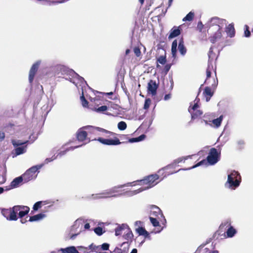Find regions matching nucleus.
Here are the masks:
<instances>
[{"label":"nucleus","instance_id":"obj_1","mask_svg":"<svg viewBox=\"0 0 253 253\" xmlns=\"http://www.w3.org/2000/svg\"><path fill=\"white\" fill-rule=\"evenodd\" d=\"M241 181V177L240 173L238 171L233 170L228 175L227 181L225 186L229 189H235L240 185Z\"/></svg>","mask_w":253,"mask_h":253},{"label":"nucleus","instance_id":"obj_2","mask_svg":"<svg viewBox=\"0 0 253 253\" xmlns=\"http://www.w3.org/2000/svg\"><path fill=\"white\" fill-rule=\"evenodd\" d=\"M60 69H63L64 70H66V68L63 66H59ZM67 71L69 75L72 77L74 79L72 80L70 78V81L73 83L77 87L82 86L83 87L85 84H86V81L84 80V78L79 76L72 69H67Z\"/></svg>","mask_w":253,"mask_h":253},{"label":"nucleus","instance_id":"obj_3","mask_svg":"<svg viewBox=\"0 0 253 253\" xmlns=\"http://www.w3.org/2000/svg\"><path fill=\"white\" fill-rule=\"evenodd\" d=\"M43 164L33 166L28 169L22 175L24 179V182L26 183L29 181L34 179L37 177V175L36 172L42 167Z\"/></svg>","mask_w":253,"mask_h":253},{"label":"nucleus","instance_id":"obj_4","mask_svg":"<svg viewBox=\"0 0 253 253\" xmlns=\"http://www.w3.org/2000/svg\"><path fill=\"white\" fill-rule=\"evenodd\" d=\"M159 178V175L157 174H151L145 177L144 179L140 180V182L144 184H147L148 186L143 188L145 190H148L156 185L158 182H155L156 180Z\"/></svg>","mask_w":253,"mask_h":253},{"label":"nucleus","instance_id":"obj_5","mask_svg":"<svg viewBox=\"0 0 253 253\" xmlns=\"http://www.w3.org/2000/svg\"><path fill=\"white\" fill-rule=\"evenodd\" d=\"M28 142V140L22 141L20 140H12L11 142L12 145L14 147H17L15 149L16 156L22 154L26 152L27 146L22 145L27 144Z\"/></svg>","mask_w":253,"mask_h":253},{"label":"nucleus","instance_id":"obj_6","mask_svg":"<svg viewBox=\"0 0 253 253\" xmlns=\"http://www.w3.org/2000/svg\"><path fill=\"white\" fill-rule=\"evenodd\" d=\"M220 152H218L215 148H212L210 149V152L207 160L208 163L211 165H214L219 160Z\"/></svg>","mask_w":253,"mask_h":253},{"label":"nucleus","instance_id":"obj_7","mask_svg":"<svg viewBox=\"0 0 253 253\" xmlns=\"http://www.w3.org/2000/svg\"><path fill=\"white\" fill-rule=\"evenodd\" d=\"M41 63V61L38 60L35 63H34L32 65V67H31V69H30V70L29 71V78H28L29 82L30 84H32V83L34 81L35 75L38 70V69L39 68V66H40Z\"/></svg>","mask_w":253,"mask_h":253},{"label":"nucleus","instance_id":"obj_8","mask_svg":"<svg viewBox=\"0 0 253 253\" xmlns=\"http://www.w3.org/2000/svg\"><path fill=\"white\" fill-rule=\"evenodd\" d=\"M14 210L15 214L17 215V214H18L19 218H21L28 213L30 208L25 206H14Z\"/></svg>","mask_w":253,"mask_h":253},{"label":"nucleus","instance_id":"obj_9","mask_svg":"<svg viewBox=\"0 0 253 253\" xmlns=\"http://www.w3.org/2000/svg\"><path fill=\"white\" fill-rule=\"evenodd\" d=\"M1 213L7 220L11 221L17 220V215L15 214L14 210V207L12 209H3L1 211Z\"/></svg>","mask_w":253,"mask_h":253},{"label":"nucleus","instance_id":"obj_10","mask_svg":"<svg viewBox=\"0 0 253 253\" xmlns=\"http://www.w3.org/2000/svg\"><path fill=\"white\" fill-rule=\"evenodd\" d=\"M229 226V228L227 229L226 232V236L227 238H232L237 233L236 229H235L233 226L231 225V222L230 220H227L225 222L222 223L220 227H221V226Z\"/></svg>","mask_w":253,"mask_h":253},{"label":"nucleus","instance_id":"obj_11","mask_svg":"<svg viewBox=\"0 0 253 253\" xmlns=\"http://www.w3.org/2000/svg\"><path fill=\"white\" fill-rule=\"evenodd\" d=\"M83 129L87 130L88 133H94L95 131H98L100 132H105L107 133L113 134V132L108 131L104 128L99 127H95L92 126H86L83 127Z\"/></svg>","mask_w":253,"mask_h":253},{"label":"nucleus","instance_id":"obj_12","mask_svg":"<svg viewBox=\"0 0 253 253\" xmlns=\"http://www.w3.org/2000/svg\"><path fill=\"white\" fill-rule=\"evenodd\" d=\"M158 87V84L156 83V81L151 80L148 84V92L151 93L152 95H155L157 93Z\"/></svg>","mask_w":253,"mask_h":253},{"label":"nucleus","instance_id":"obj_13","mask_svg":"<svg viewBox=\"0 0 253 253\" xmlns=\"http://www.w3.org/2000/svg\"><path fill=\"white\" fill-rule=\"evenodd\" d=\"M77 248L79 251L83 252L84 253H88L89 250L98 253L100 250V247L99 246H95L93 244L90 245L88 247H84L83 246H78Z\"/></svg>","mask_w":253,"mask_h":253},{"label":"nucleus","instance_id":"obj_14","mask_svg":"<svg viewBox=\"0 0 253 253\" xmlns=\"http://www.w3.org/2000/svg\"><path fill=\"white\" fill-rule=\"evenodd\" d=\"M150 209L151 210V214L152 215L156 217H158L159 215H160L161 217H163L162 211L157 206L151 205L150 206Z\"/></svg>","mask_w":253,"mask_h":253},{"label":"nucleus","instance_id":"obj_15","mask_svg":"<svg viewBox=\"0 0 253 253\" xmlns=\"http://www.w3.org/2000/svg\"><path fill=\"white\" fill-rule=\"evenodd\" d=\"M226 23V20L224 19H221L217 17H213L211 18L210 20V26L212 25H216L218 27V29L220 30V24H223Z\"/></svg>","mask_w":253,"mask_h":253},{"label":"nucleus","instance_id":"obj_16","mask_svg":"<svg viewBox=\"0 0 253 253\" xmlns=\"http://www.w3.org/2000/svg\"><path fill=\"white\" fill-rule=\"evenodd\" d=\"M192 156L193 155H189L186 157L179 158L174 160L171 164L168 165L167 167H164V168L162 169H165L170 167H173L175 166H176L177 164H179L182 161L184 162L186 160L188 159V158H191L192 157Z\"/></svg>","mask_w":253,"mask_h":253},{"label":"nucleus","instance_id":"obj_17","mask_svg":"<svg viewBox=\"0 0 253 253\" xmlns=\"http://www.w3.org/2000/svg\"><path fill=\"white\" fill-rule=\"evenodd\" d=\"M181 33V30L179 27H174L170 31L168 39H172L178 36Z\"/></svg>","mask_w":253,"mask_h":253},{"label":"nucleus","instance_id":"obj_18","mask_svg":"<svg viewBox=\"0 0 253 253\" xmlns=\"http://www.w3.org/2000/svg\"><path fill=\"white\" fill-rule=\"evenodd\" d=\"M83 127L80 128L77 132V138L79 141H83L87 137V132L84 131Z\"/></svg>","mask_w":253,"mask_h":253},{"label":"nucleus","instance_id":"obj_19","mask_svg":"<svg viewBox=\"0 0 253 253\" xmlns=\"http://www.w3.org/2000/svg\"><path fill=\"white\" fill-rule=\"evenodd\" d=\"M118 195H113L112 196H106L105 192L102 193H100L96 194H92L91 198L92 199H98L100 198H107L110 197H117Z\"/></svg>","mask_w":253,"mask_h":253},{"label":"nucleus","instance_id":"obj_20","mask_svg":"<svg viewBox=\"0 0 253 253\" xmlns=\"http://www.w3.org/2000/svg\"><path fill=\"white\" fill-rule=\"evenodd\" d=\"M144 190H145V189L141 187V188H140L135 190L126 191V192H124L123 194H121V195H126L128 197H131V196L136 195Z\"/></svg>","mask_w":253,"mask_h":253},{"label":"nucleus","instance_id":"obj_21","mask_svg":"<svg viewBox=\"0 0 253 253\" xmlns=\"http://www.w3.org/2000/svg\"><path fill=\"white\" fill-rule=\"evenodd\" d=\"M59 251L62 253H79L75 247L70 246L66 248H61Z\"/></svg>","mask_w":253,"mask_h":253},{"label":"nucleus","instance_id":"obj_22","mask_svg":"<svg viewBox=\"0 0 253 253\" xmlns=\"http://www.w3.org/2000/svg\"><path fill=\"white\" fill-rule=\"evenodd\" d=\"M178 49L180 53V54L182 55H184L186 53V48L184 46V41L183 39L182 38H181L179 40V43H178Z\"/></svg>","mask_w":253,"mask_h":253},{"label":"nucleus","instance_id":"obj_23","mask_svg":"<svg viewBox=\"0 0 253 253\" xmlns=\"http://www.w3.org/2000/svg\"><path fill=\"white\" fill-rule=\"evenodd\" d=\"M24 181L22 176H19L14 178L11 182L10 185L12 188H16L19 186L20 183Z\"/></svg>","mask_w":253,"mask_h":253},{"label":"nucleus","instance_id":"obj_24","mask_svg":"<svg viewBox=\"0 0 253 253\" xmlns=\"http://www.w3.org/2000/svg\"><path fill=\"white\" fill-rule=\"evenodd\" d=\"M45 217V215L44 213H40L36 215L30 216L29 221L30 222L37 221L42 219Z\"/></svg>","mask_w":253,"mask_h":253},{"label":"nucleus","instance_id":"obj_25","mask_svg":"<svg viewBox=\"0 0 253 253\" xmlns=\"http://www.w3.org/2000/svg\"><path fill=\"white\" fill-rule=\"evenodd\" d=\"M226 32L228 36L231 38L235 36V29L232 24H230L226 28Z\"/></svg>","mask_w":253,"mask_h":253},{"label":"nucleus","instance_id":"obj_26","mask_svg":"<svg viewBox=\"0 0 253 253\" xmlns=\"http://www.w3.org/2000/svg\"><path fill=\"white\" fill-rule=\"evenodd\" d=\"M125 231V232L123 236L124 238L127 241L131 240L132 238L133 235L131 231L127 225Z\"/></svg>","mask_w":253,"mask_h":253},{"label":"nucleus","instance_id":"obj_27","mask_svg":"<svg viewBox=\"0 0 253 253\" xmlns=\"http://www.w3.org/2000/svg\"><path fill=\"white\" fill-rule=\"evenodd\" d=\"M123 188L122 186H121V185H119L117 186H115L112 188H111L110 189H108L106 191H105V193L106 196H111V194L112 193L118 192V189L122 188Z\"/></svg>","mask_w":253,"mask_h":253},{"label":"nucleus","instance_id":"obj_28","mask_svg":"<svg viewBox=\"0 0 253 253\" xmlns=\"http://www.w3.org/2000/svg\"><path fill=\"white\" fill-rule=\"evenodd\" d=\"M222 36L221 32L219 31V30H217V31L215 34L211 38L210 41L212 43H215L218 39L221 38Z\"/></svg>","mask_w":253,"mask_h":253},{"label":"nucleus","instance_id":"obj_29","mask_svg":"<svg viewBox=\"0 0 253 253\" xmlns=\"http://www.w3.org/2000/svg\"><path fill=\"white\" fill-rule=\"evenodd\" d=\"M177 42L176 40L173 41L171 44V54L173 57H176L177 52Z\"/></svg>","mask_w":253,"mask_h":253},{"label":"nucleus","instance_id":"obj_30","mask_svg":"<svg viewBox=\"0 0 253 253\" xmlns=\"http://www.w3.org/2000/svg\"><path fill=\"white\" fill-rule=\"evenodd\" d=\"M204 94L206 96H209V98H208V97H206V101H209L210 100V97L213 95V92L211 91V87H209V86H207L205 87L204 91Z\"/></svg>","mask_w":253,"mask_h":253},{"label":"nucleus","instance_id":"obj_31","mask_svg":"<svg viewBox=\"0 0 253 253\" xmlns=\"http://www.w3.org/2000/svg\"><path fill=\"white\" fill-rule=\"evenodd\" d=\"M127 227V225L125 224H123L121 226L117 227L115 229V235L116 236H119L121 234V231L122 230H125L126 228Z\"/></svg>","mask_w":253,"mask_h":253},{"label":"nucleus","instance_id":"obj_32","mask_svg":"<svg viewBox=\"0 0 253 253\" xmlns=\"http://www.w3.org/2000/svg\"><path fill=\"white\" fill-rule=\"evenodd\" d=\"M121 143L120 140L117 137L114 139H108V145H118Z\"/></svg>","mask_w":253,"mask_h":253},{"label":"nucleus","instance_id":"obj_33","mask_svg":"<svg viewBox=\"0 0 253 253\" xmlns=\"http://www.w3.org/2000/svg\"><path fill=\"white\" fill-rule=\"evenodd\" d=\"M82 145H79V146H74V147H71L68 149H67L66 150H64V151H62L61 152H60L56 156L57 157V158L59 156L60 157H62V156L66 154V152L69 150H73L76 148H78L80 147H81Z\"/></svg>","mask_w":253,"mask_h":253},{"label":"nucleus","instance_id":"obj_34","mask_svg":"<svg viewBox=\"0 0 253 253\" xmlns=\"http://www.w3.org/2000/svg\"><path fill=\"white\" fill-rule=\"evenodd\" d=\"M223 120V116L221 115L219 117L213 119L212 121L213 124H214L216 127H218L220 126L221 122Z\"/></svg>","mask_w":253,"mask_h":253},{"label":"nucleus","instance_id":"obj_35","mask_svg":"<svg viewBox=\"0 0 253 253\" xmlns=\"http://www.w3.org/2000/svg\"><path fill=\"white\" fill-rule=\"evenodd\" d=\"M193 112L191 114L192 120H194L197 118L198 117L201 116L203 114L202 111L200 110H196V111Z\"/></svg>","mask_w":253,"mask_h":253},{"label":"nucleus","instance_id":"obj_36","mask_svg":"<svg viewBox=\"0 0 253 253\" xmlns=\"http://www.w3.org/2000/svg\"><path fill=\"white\" fill-rule=\"evenodd\" d=\"M194 16V13L192 11H190L186 15V16L184 18H183V21H191L193 20Z\"/></svg>","mask_w":253,"mask_h":253},{"label":"nucleus","instance_id":"obj_37","mask_svg":"<svg viewBox=\"0 0 253 253\" xmlns=\"http://www.w3.org/2000/svg\"><path fill=\"white\" fill-rule=\"evenodd\" d=\"M205 163H206V161L205 160H203L198 162L197 164H196L195 165L192 166V167H190V168H188V169H179V170L191 169H194L195 168H197V167H198L199 166H200L203 165Z\"/></svg>","mask_w":253,"mask_h":253},{"label":"nucleus","instance_id":"obj_38","mask_svg":"<svg viewBox=\"0 0 253 253\" xmlns=\"http://www.w3.org/2000/svg\"><path fill=\"white\" fill-rule=\"evenodd\" d=\"M127 125L126 122L121 121L118 124V128L120 130H124L126 129Z\"/></svg>","mask_w":253,"mask_h":253},{"label":"nucleus","instance_id":"obj_39","mask_svg":"<svg viewBox=\"0 0 253 253\" xmlns=\"http://www.w3.org/2000/svg\"><path fill=\"white\" fill-rule=\"evenodd\" d=\"M212 68V65L210 61H209L208 66L206 71L207 78H209L211 76V70Z\"/></svg>","mask_w":253,"mask_h":253},{"label":"nucleus","instance_id":"obj_40","mask_svg":"<svg viewBox=\"0 0 253 253\" xmlns=\"http://www.w3.org/2000/svg\"><path fill=\"white\" fill-rule=\"evenodd\" d=\"M199 107V106L198 105L197 102L196 103H195L194 105L192 106V104L190 105L188 108V111L191 114L193 113V111H195L196 110H197V108Z\"/></svg>","mask_w":253,"mask_h":253},{"label":"nucleus","instance_id":"obj_41","mask_svg":"<svg viewBox=\"0 0 253 253\" xmlns=\"http://www.w3.org/2000/svg\"><path fill=\"white\" fill-rule=\"evenodd\" d=\"M199 107V106L198 105L197 102L196 103H195L194 105L192 106V104L190 105L188 108V111L191 114L193 113V111H195L196 110H197V108Z\"/></svg>","mask_w":253,"mask_h":253},{"label":"nucleus","instance_id":"obj_42","mask_svg":"<svg viewBox=\"0 0 253 253\" xmlns=\"http://www.w3.org/2000/svg\"><path fill=\"white\" fill-rule=\"evenodd\" d=\"M150 220L152 224L154 227H157L160 226L159 221L155 218L150 217Z\"/></svg>","mask_w":253,"mask_h":253},{"label":"nucleus","instance_id":"obj_43","mask_svg":"<svg viewBox=\"0 0 253 253\" xmlns=\"http://www.w3.org/2000/svg\"><path fill=\"white\" fill-rule=\"evenodd\" d=\"M166 61L167 60L165 56L161 55L157 59V62L162 65H164Z\"/></svg>","mask_w":253,"mask_h":253},{"label":"nucleus","instance_id":"obj_44","mask_svg":"<svg viewBox=\"0 0 253 253\" xmlns=\"http://www.w3.org/2000/svg\"><path fill=\"white\" fill-rule=\"evenodd\" d=\"M237 144L238 149H242L244 148L245 143L244 140L240 139L237 141Z\"/></svg>","mask_w":253,"mask_h":253},{"label":"nucleus","instance_id":"obj_45","mask_svg":"<svg viewBox=\"0 0 253 253\" xmlns=\"http://www.w3.org/2000/svg\"><path fill=\"white\" fill-rule=\"evenodd\" d=\"M94 232L98 236H101L103 234V229L101 227H97L94 229Z\"/></svg>","mask_w":253,"mask_h":253},{"label":"nucleus","instance_id":"obj_46","mask_svg":"<svg viewBox=\"0 0 253 253\" xmlns=\"http://www.w3.org/2000/svg\"><path fill=\"white\" fill-rule=\"evenodd\" d=\"M42 201H38L36 202L33 206V210L34 211H38L40 208L42 207Z\"/></svg>","mask_w":253,"mask_h":253},{"label":"nucleus","instance_id":"obj_47","mask_svg":"<svg viewBox=\"0 0 253 253\" xmlns=\"http://www.w3.org/2000/svg\"><path fill=\"white\" fill-rule=\"evenodd\" d=\"M81 101L82 102V104L84 107H86L88 106V101L85 99L84 95L81 96L80 97Z\"/></svg>","mask_w":253,"mask_h":253},{"label":"nucleus","instance_id":"obj_48","mask_svg":"<svg viewBox=\"0 0 253 253\" xmlns=\"http://www.w3.org/2000/svg\"><path fill=\"white\" fill-rule=\"evenodd\" d=\"M151 99L150 98H147L145 100L144 105L143 108L145 110H147L149 108L150 105L151 104Z\"/></svg>","mask_w":253,"mask_h":253},{"label":"nucleus","instance_id":"obj_49","mask_svg":"<svg viewBox=\"0 0 253 253\" xmlns=\"http://www.w3.org/2000/svg\"><path fill=\"white\" fill-rule=\"evenodd\" d=\"M136 231L139 235H144V233H146V230L143 227H138L136 229Z\"/></svg>","mask_w":253,"mask_h":253},{"label":"nucleus","instance_id":"obj_50","mask_svg":"<svg viewBox=\"0 0 253 253\" xmlns=\"http://www.w3.org/2000/svg\"><path fill=\"white\" fill-rule=\"evenodd\" d=\"M97 140L102 144L108 145V139L99 137Z\"/></svg>","mask_w":253,"mask_h":253},{"label":"nucleus","instance_id":"obj_51","mask_svg":"<svg viewBox=\"0 0 253 253\" xmlns=\"http://www.w3.org/2000/svg\"><path fill=\"white\" fill-rule=\"evenodd\" d=\"M245 28L244 35L246 37H249L251 36V32L249 31V27L247 25H245Z\"/></svg>","mask_w":253,"mask_h":253},{"label":"nucleus","instance_id":"obj_52","mask_svg":"<svg viewBox=\"0 0 253 253\" xmlns=\"http://www.w3.org/2000/svg\"><path fill=\"white\" fill-rule=\"evenodd\" d=\"M100 247V249H102L104 251H107L109 249V244L108 243H103L101 245Z\"/></svg>","mask_w":253,"mask_h":253},{"label":"nucleus","instance_id":"obj_53","mask_svg":"<svg viewBox=\"0 0 253 253\" xmlns=\"http://www.w3.org/2000/svg\"><path fill=\"white\" fill-rule=\"evenodd\" d=\"M107 110V107L105 105L101 106L97 109V112H103Z\"/></svg>","mask_w":253,"mask_h":253},{"label":"nucleus","instance_id":"obj_54","mask_svg":"<svg viewBox=\"0 0 253 253\" xmlns=\"http://www.w3.org/2000/svg\"><path fill=\"white\" fill-rule=\"evenodd\" d=\"M56 158H57V157L55 156L54 155L50 158H46L44 160V164H48L49 162H52V161L56 159Z\"/></svg>","mask_w":253,"mask_h":253},{"label":"nucleus","instance_id":"obj_55","mask_svg":"<svg viewBox=\"0 0 253 253\" xmlns=\"http://www.w3.org/2000/svg\"><path fill=\"white\" fill-rule=\"evenodd\" d=\"M133 51L136 56L139 57L140 56L141 52L139 48L135 47L133 49Z\"/></svg>","mask_w":253,"mask_h":253},{"label":"nucleus","instance_id":"obj_56","mask_svg":"<svg viewBox=\"0 0 253 253\" xmlns=\"http://www.w3.org/2000/svg\"><path fill=\"white\" fill-rule=\"evenodd\" d=\"M129 243L128 241L124 242L121 245V247L122 248H126V249H129Z\"/></svg>","mask_w":253,"mask_h":253},{"label":"nucleus","instance_id":"obj_57","mask_svg":"<svg viewBox=\"0 0 253 253\" xmlns=\"http://www.w3.org/2000/svg\"><path fill=\"white\" fill-rule=\"evenodd\" d=\"M137 181H139L137 180V181H133L132 182H128V183H126V184H122V185H121V186H122L123 188L125 187H126V186H133L132 184L133 183L136 182Z\"/></svg>","mask_w":253,"mask_h":253},{"label":"nucleus","instance_id":"obj_58","mask_svg":"<svg viewBox=\"0 0 253 253\" xmlns=\"http://www.w3.org/2000/svg\"><path fill=\"white\" fill-rule=\"evenodd\" d=\"M145 137L146 135L145 134L140 135V136L137 137L138 142H140L143 140L145 138Z\"/></svg>","mask_w":253,"mask_h":253},{"label":"nucleus","instance_id":"obj_59","mask_svg":"<svg viewBox=\"0 0 253 253\" xmlns=\"http://www.w3.org/2000/svg\"><path fill=\"white\" fill-rule=\"evenodd\" d=\"M114 252L116 253H126V251H122V249H119L118 248H116Z\"/></svg>","mask_w":253,"mask_h":253},{"label":"nucleus","instance_id":"obj_60","mask_svg":"<svg viewBox=\"0 0 253 253\" xmlns=\"http://www.w3.org/2000/svg\"><path fill=\"white\" fill-rule=\"evenodd\" d=\"M217 84H218V80H217V79L216 78V80L215 79H213V84H212V87L213 88H215L217 85Z\"/></svg>","mask_w":253,"mask_h":253},{"label":"nucleus","instance_id":"obj_61","mask_svg":"<svg viewBox=\"0 0 253 253\" xmlns=\"http://www.w3.org/2000/svg\"><path fill=\"white\" fill-rule=\"evenodd\" d=\"M128 142H130V143L137 142H138L137 138V137H135V138H129L128 139Z\"/></svg>","mask_w":253,"mask_h":253},{"label":"nucleus","instance_id":"obj_62","mask_svg":"<svg viewBox=\"0 0 253 253\" xmlns=\"http://www.w3.org/2000/svg\"><path fill=\"white\" fill-rule=\"evenodd\" d=\"M203 27H204V25L202 24V22L199 21L198 23V28L200 31H202Z\"/></svg>","mask_w":253,"mask_h":253},{"label":"nucleus","instance_id":"obj_63","mask_svg":"<svg viewBox=\"0 0 253 253\" xmlns=\"http://www.w3.org/2000/svg\"><path fill=\"white\" fill-rule=\"evenodd\" d=\"M171 98V94L170 93L166 94L164 96V100H168Z\"/></svg>","mask_w":253,"mask_h":253},{"label":"nucleus","instance_id":"obj_64","mask_svg":"<svg viewBox=\"0 0 253 253\" xmlns=\"http://www.w3.org/2000/svg\"><path fill=\"white\" fill-rule=\"evenodd\" d=\"M170 67L171 65L170 64H167L165 67V70L167 72H168L169 70Z\"/></svg>","mask_w":253,"mask_h":253}]
</instances>
